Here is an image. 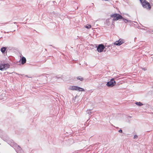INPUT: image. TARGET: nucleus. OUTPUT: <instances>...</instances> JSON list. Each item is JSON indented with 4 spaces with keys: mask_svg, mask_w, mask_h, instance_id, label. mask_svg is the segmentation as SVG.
<instances>
[{
    "mask_svg": "<svg viewBox=\"0 0 153 153\" xmlns=\"http://www.w3.org/2000/svg\"><path fill=\"white\" fill-rule=\"evenodd\" d=\"M7 142L11 146L13 147L17 153H20L22 151V149L20 146L15 143L13 140L9 139Z\"/></svg>",
    "mask_w": 153,
    "mask_h": 153,
    "instance_id": "f257e3e1",
    "label": "nucleus"
},
{
    "mask_svg": "<svg viewBox=\"0 0 153 153\" xmlns=\"http://www.w3.org/2000/svg\"><path fill=\"white\" fill-rule=\"evenodd\" d=\"M140 1L143 8L148 10L151 9V6L150 3L146 0H140Z\"/></svg>",
    "mask_w": 153,
    "mask_h": 153,
    "instance_id": "f03ea898",
    "label": "nucleus"
},
{
    "mask_svg": "<svg viewBox=\"0 0 153 153\" xmlns=\"http://www.w3.org/2000/svg\"><path fill=\"white\" fill-rule=\"evenodd\" d=\"M68 89L73 91H85L83 88L76 86H71L69 87Z\"/></svg>",
    "mask_w": 153,
    "mask_h": 153,
    "instance_id": "7ed1b4c3",
    "label": "nucleus"
},
{
    "mask_svg": "<svg viewBox=\"0 0 153 153\" xmlns=\"http://www.w3.org/2000/svg\"><path fill=\"white\" fill-rule=\"evenodd\" d=\"M111 16L113 19V20L114 21H117L123 18L122 16L116 13L112 14L111 15Z\"/></svg>",
    "mask_w": 153,
    "mask_h": 153,
    "instance_id": "20e7f679",
    "label": "nucleus"
},
{
    "mask_svg": "<svg viewBox=\"0 0 153 153\" xmlns=\"http://www.w3.org/2000/svg\"><path fill=\"white\" fill-rule=\"evenodd\" d=\"M116 83V82L114 80V79L113 78L107 83L106 85L108 87H112L115 85Z\"/></svg>",
    "mask_w": 153,
    "mask_h": 153,
    "instance_id": "39448f33",
    "label": "nucleus"
},
{
    "mask_svg": "<svg viewBox=\"0 0 153 153\" xmlns=\"http://www.w3.org/2000/svg\"><path fill=\"white\" fill-rule=\"evenodd\" d=\"M105 47V46L102 44L99 45L97 48V50L99 52H101L103 51L104 49H106V47Z\"/></svg>",
    "mask_w": 153,
    "mask_h": 153,
    "instance_id": "423d86ee",
    "label": "nucleus"
},
{
    "mask_svg": "<svg viewBox=\"0 0 153 153\" xmlns=\"http://www.w3.org/2000/svg\"><path fill=\"white\" fill-rule=\"evenodd\" d=\"M124 42V40L122 39H120L118 41H116L114 44V45L120 46Z\"/></svg>",
    "mask_w": 153,
    "mask_h": 153,
    "instance_id": "0eeeda50",
    "label": "nucleus"
},
{
    "mask_svg": "<svg viewBox=\"0 0 153 153\" xmlns=\"http://www.w3.org/2000/svg\"><path fill=\"white\" fill-rule=\"evenodd\" d=\"M2 65L3 70H6L10 67V65L8 64H4Z\"/></svg>",
    "mask_w": 153,
    "mask_h": 153,
    "instance_id": "6e6552de",
    "label": "nucleus"
},
{
    "mask_svg": "<svg viewBox=\"0 0 153 153\" xmlns=\"http://www.w3.org/2000/svg\"><path fill=\"white\" fill-rule=\"evenodd\" d=\"M21 63L22 65L26 63V58L24 57H22L21 58Z\"/></svg>",
    "mask_w": 153,
    "mask_h": 153,
    "instance_id": "1a4fd4ad",
    "label": "nucleus"
},
{
    "mask_svg": "<svg viewBox=\"0 0 153 153\" xmlns=\"http://www.w3.org/2000/svg\"><path fill=\"white\" fill-rule=\"evenodd\" d=\"M6 49V47H3L1 49V51L2 53H5Z\"/></svg>",
    "mask_w": 153,
    "mask_h": 153,
    "instance_id": "9d476101",
    "label": "nucleus"
},
{
    "mask_svg": "<svg viewBox=\"0 0 153 153\" xmlns=\"http://www.w3.org/2000/svg\"><path fill=\"white\" fill-rule=\"evenodd\" d=\"M76 78L77 79L81 81H82L84 80L83 78L81 76H78Z\"/></svg>",
    "mask_w": 153,
    "mask_h": 153,
    "instance_id": "9b49d317",
    "label": "nucleus"
},
{
    "mask_svg": "<svg viewBox=\"0 0 153 153\" xmlns=\"http://www.w3.org/2000/svg\"><path fill=\"white\" fill-rule=\"evenodd\" d=\"M135 104L138 106H141L143 105V104L140 102H135Z\"/></svg>",
    "mask_w": 153,
    "mask_h": 153,
    "instance_id": "f8f14e48",
    "label": "nucleus"
},
{
    "mask_svg": "<svg viewBox=\"0 0 153 153\" xmlns=\"http://www.w3.org/2000/svg\"><path fill=\"white\" fill-rule=\"evenodd\" d=\"M121 19H122L124 22L126 23L128 22V20L126 19L123 18H123Z\"/></svg>",
    "mask_w": 153,
    "mask_h": 153,
    "instance_id": "ddd939ff",
    "label": "nucleus"
},
{
    "mask_svg": "<svg viewBox=\"0 0 153 153\" xmlns=\"http://www.w3.org/2000/svg\"><path fill=\"white\" fill-rule=\"evenodd\" d=\"M87 113L89 115L91 114L92 112L91 111V110H88L87 111Z\"/></svg>",
    "mask_w": 153,
    "mask_h": 153,
    "instance_id": "4468645a",
    "label": "nucleus"
},
{
    "mask_svg": "<svg viewBox=\"0 0 153 153\" xmlns=\"http://www.w3.org/2000/svg\"><path fill=\"white\" fill-rule=\"evenodd\" d=\"M85 27L87 29H89L91 27V26L90 25H88L86 26Z\"/></svg>",
    "mask_w": 153,
    "mask_h": 153,
    "instance_id": "2eb2a0df",
    "label": "nucleus"
},
{
    "mask_svg": "<svg viewBox=\"0 0 153 153\" xmlns=\"http://www.w3.org/2000/svg\"><path fill=\"white\" fill-rule=\"evenodd\" d=\"M0 70L2 71H3V68L2 64L0 65Z\"/></svg>",
    "mask_w": 153,
    "mask_h": 153,
    "instance_id": "dca6fc26",
    "label": "nucleus"
},
{
    "mask_svg": "<svg viewBox=\"0 0 153 153\" xmlns=\"http://www.w3.org/2000/svg\"><path fill=\"white\" fill-rule=\"evenodd\" d=\"M138 137V136L137 135H135L133 137L134 139H137Z\"/></svg>",
    "mask_w": 153,
    "mask_h": 153,
    "instance_id": "f3484780",
    "label": "nucleus"
},
{
    "mask_svg": "<svg viewBox=\"0 0 153 153\" xmlns=\"http://www.w3.org/2000/svg\"><path fill=\"white\" fill-rule=\"evenodd\" d=\"M132 22L131 20H128V23H129L130 25H131V24L132 23Z\"/></svg>",
    "mask_w": 153,
    "mask_h": 153,
    "instance_id": "a211bd4d",
    "label": "nucleus"
},
{
    "mask_svg": "<svg viewBox=\"0 0 153 153\" xmlns=\"http://www.w3.org/2000/svg\"><path fill=\"white\" fill-rule=\"evenodd\" d=\"M106 22H107L108 23V25H109L110 24V23L109 22V21L108 20H106Z\"/></svg>",
    "mask_w": 153,
    "mask_h": 153,
    "instance_id": "6ab92c4d",
    "label": "nucleus"
},
{
    "mask_svg": "<svg viewBox=\"0 0 153 153\" xmlns=\"http://www.w3.org/2000/svg\"><path fill=\"white\" fill-rule=\"evenodd\" d=\"M122 130L121 129H120L119 130V132L120 133H122Z\"/></svg>",
    "mask_w": 153,
    "mask_h": 153,
    "instance_id": "aec40b11",
    "label": "nucleus"
},
{
    "mask_svg": "<svg viewBox=\"0 0 153 153\" xmlns=\"http://www.w3.org/2000/svg\"><path fill=\"white\" fill-rule=\"evenodd\" d=\"M142 69L144 71H146V69L145 68H142Z\"/></svg>",
    "mask_w": 153,
    "mask_h": 153,
    "instance_id": "412c9836",
    "label": "nucleus"
},
{
    "mask_svg": "<svg viewBox=\"0 0 153 153\" xmlns=\"http://www.w3.org/2000/svg\"><path fill=\"white\" fill-rule=\"evenodd\" d=\"M2 132V131L0 129V135Z\"/></svg>",
    "mask_w": 153,
    "mask_h": 153,
    "instance_id": "4be33fe9",
    "label": "nucleus"
},
{
    "mask_svg": "<svg viewBox=\"0 0 153 153\" xmlns=\"http://www.w3.org/2000/svg\"><path fill=\"white\" fill-rule=\"evenodd\" d=\"M2 99V98H1V97L0 96V100H1Z\"/></svg>",
    "mask_w": 153,
    "mask_h": 153,
    "instance_id": "5701e85b",
    "label": "nucleus"
},
{
    "mask_svg": "<svg viewBox=\"0 0 153 153\" xmlns=\"http://www.w3.org/2000/svg\"><path fill=\"white\" fill-rule=\"evenodd\" d=\"M56 78H59V77H57V76H56Z\"/></svg>",
    "mask_w": 153,
    "mask_h": 153,
    "instance_id": "b1692460",
    "label": "nucleus"
},
{
    "mask_svg": "<svg viewBox=\"0 0 153 153\" xmlns=\"http://www.w3.org/2000/svg\"><path fill=\"white\" fill-rule=\"evenodd\" d=\"M16 22H14V24H16Z\"/></svg>",
    "mask_w": 153,
    "mask_h": 153,
    "instance_id": "393cba45",
    "label": "nucleus"
},
{
    "mask_svg": "<svg viewBox=\"0 0 153 153\" xmlns=\"http://www.w3.org/2000/svg\"><path fill=\"white\" fill-rule=\"evenodd\" d=\"M26 76L27 77V75H26Z\"/></svg>",
    "mask_w": 153,
    "mask_h": 153,
    "instance_id": "a878e982",
    "label": "nucleus"
}]
</instances>
